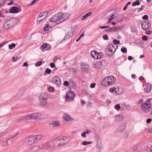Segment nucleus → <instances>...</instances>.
Masks as SVG:
<instances>
[{"instance_id":"obj_1","label":"nucleus","mask_w":152,"mask_h":152,"mask_svg":"<svg viewBox=\"0 0 152 152\" xmlns=\"http://www.w3.org/2000/svg\"><path fill=\"white\" fill-rule=\"evenodd\" d=\"M69 140V138L66 137H57L53 140V143L55 146L58 147L67 143Z\"/></svg>"},{"instance_id":"obj_2","label":"nucleus","mask_w":152,"mask_h":152,"mask_svg":"<svg viewBox=\"0 0 152 152\" xmlns=\"http://www.w3.org/2000/svg\"><path fill=\"white\" fill-rule=\"evenodd\" d=\"M41 118V115L39 113H33L31 114H29L25 116L22 118L21 120L25 121L31 119H34L35 120H39Z\"/></svg>"},{"instance_id":"obj_3","label":"nucleus","mask_w":152,"mask_h":152,"mask_svg":"<svg viewBox=\"0 0 152 152\" xmlns=\"http://www.w3.org/2000/svg\"><path fill=\"white\" fill-rule=\"evenodd\" d=\"M48 98V96L46 93H43L40 94L39 99V104L41 106L44 107L46 106Z\"/></svg>"},{"instance_id":"obj_4","label":"nucleus","mask_w":152,"mask_h":152,"mask_svg":"<svg viewBox=\"0 0 152 152\" xmlns=\"http://www.w3.org/2000/svg\"><path fill=\"white\" fill-rule=\"evenodd\" d=\"M151 99H148L144 103L141 105V108L144 112L146 113L149 112V110L151 106L150 104V102Z\"/></svg>"},{"instance_id":"obj_5","label":"nucleus","mask_w":152,"mask_h":152,"mask_svg":"<svg viewBox=\"0 0 152 152\" xmlns=\"http://www.w3.org/2000/svg\"><path fill=\"white\" fill-rule=\"evenodd\" d=\"M116 48L112 44H110L105 48V52L108 56H112L115 51Z\"/></svg>"},{"instance_id":"obj_6","label":"nucleus","mask_w":152,"mask_h":152,"mask_svg":"<svg viewBox=\"0 0 152 152\" xmlns=\"http://www.w3.org/2000/svg\"><path fill=\"white\" fill-rule=\"evenodd\" d=\"M60 18V13H58L50 18L49 21L50 22H55L57 24H59L61 23Z\"/></svg>"},{"instance_id":"obj_7","label":"nucleus","mask_w":152,"mask_h":152,"mask_svg":"<svg viewBox=\"0 0 152 152\" xmlns=\"http://www.w3.org/2000/svg\"><path fill=\"white\" fill-rule=\"evenodd\" d=\"M54 144L53 142L51 141H48L45 142L43 145L42 148H46L49 151H51L54 148Z\"/></svg>"},{"instance_id":"obj_8","label":"nucleus","mask_w":152,"mask_h":152,"mask_svg":"<svg viewBox=\"0 0 152 152\" xmlns=\"http://www.w3.org/2000/svg\"><path fill=\"white\" fill-rule=\"evenodd\" d=\"M36 143L34 135H31L27 137L23 141V143L31 145Z\"/></svg>"},{"instance_id":"obj_9","label":"nucleus","mask_w":152,"mask_h":152,"mask_svg":"<svg viewBox=\"0 0 152 152\" xmlns=\"http://www.w3.org/2000/svg\"><path fill=\"white\" fill-rule=\"evenodd\" d=\"M48 14V12L46 11H45L40 14L37 19V24H39L44 20L47 17Z\"/></svg>"},{"instance_id":"obj_10","label":"nucleus","mask_w":152,"mask_h":152,"mask_svg":"<svg viewBox=\"0 0 152 152\" xmlns=\"http://www.w3.org/2000/svg\"><path fill=\"white\" fill-rule=\"evenodd\" d=\"M75 94L70 90L68 91L66 96V101L69 102L73 100L75 96Z\"/></svg>"},{"instance_id":"obj_11","label":"nucleus","mask_w":152,"mask_h":152,"mask_svg":"<svg viewBox=\"0 0 152 152\" xmlns=\"http://www.w3.org/2000/svg\"><path fill=\"white\" fill-rule=\"evenodd\" d=\"M14 21L13 19L8 20L5 23L4 25V28L6 30H7L13 27L14 25Z\"/></svg>"},{"instance_id":"obj_12","label":"nucleus","mask_w":152,"mask_h":152,"mask_svg":"<svg viewBox=\"0 0 152 152\" xmlns=\"http://www.w3.org/2000/svg\"><path fill=\"white\" fill-rule=\"evenodd\" d=\"M151 25L149 21L144 22L141 23V27L142 29L144 31L149 29L151 27Z\"/></svg>"},{"instance_id":"obj_13","label":"nucleus","mask_w":152,"mask_h":152,"mask_svg":"<svg viewBox=\"0 0 152 152\" xmlns=\"http://www.w3.org/2000/svg\"><path fill=\"white\" fill-rule=\"evenodd\" d=\"M60 16L61 21L62 22L68 18L70 16L69 14L68 13H59Z\"/></svg>"},{"instance_id":"obj_14","label":"nucleus","mask_w":152,"mask_h":152,"mask_svg":"<svg viewBox=\"0 0 152 152\" xmlns=\"http://www.w3.org/2000/svg\"><path fill=\"white\" fill-rule=\"evenodd\" d=\"M108 85L111 86L113 85L116 81V78L113 76H108Z\"/></svg>"},{"instance_id":"obj_15","label":"nucleus","mask_w":152,"mask_h":152,"mask_svg":"<svg viewBox=\"0 0 152 152\" xmlns=\"http://www.w3.org/2000/svg\"><path fill=\"white\" fill-rule=\"evenodd\" d=\"M89 66L88 65L83 63L81 64V69L84 72H87L89 70Z\"/></svg>"},{"instance_id":"obj_16","label":"nucleus","mask_w":152,"mask_h":152,"mask_svg":"<svg viewBox=\"0 0 152 152\" xmlns=\"http://www.w3.org/2000/svg\"><path fill=\"white\" fill-rule=\"evenodd\" d=\"M40 149V147L38 146H36L31 147L28 149L27 152H39Z\"/></svg>"},{"instance_id":"obj_17","label":"nucleus","mask_w":152,"mask_h":152,"mask_svg":"<svg viewBox=\"0 0 152 152\" xmlns=\"http://www.w3.org/2000/svg\"><path fill=\"white\" fill-rule=\"evenodd\" d=\"M102 66V62L101 61H98L94 64L93 68L96 70H98L101 68Z\"/></svg>"},{"instance_id":"obj_18","label":"nucleus","mask_w":152,"mask_h":152,"mask_svg":"<svg viewBox=\"0 0 152 152\" xmlns=\"http://www.w3.org/2000/svg\"><path fill=\"white\" fill-rule=\"evenodd\" d=\"M53 83L57 85H59L61 83V79L58 76L53 77Z\"/></svg>"},{"instance_id":"obj_19","label":"nucleus","mask_w":152,"mask_h":152,"mask_svg":"<svg viewBox=\"0 0 152 152\" xmlns=\"http://www.w3.org/2000/svg\"><path fill=\"white\" fill-rule=\"evenodd\" d=\"M151 84L148 83L146 84L144 89L145 92L147 93H149L151 91Z\"/></svg>"},{"instance_id":"obj_20","label":"nucleus","mask_w":152,"mask_h":152,"mask_svg":"<svg viewBox=\"0 0 152 152\" xmlns=\"http://www.w3.org/2000/svg\"><path fill=\"white\" fill-rule=\"evenodd\" d=\"M108 76L104 78L102 81L101 82V84L104 86H109L108 85Z\"/></svg>"},{"instance_id":"obj_21","label":"nucleus","mask_w":152,"mask_h":152,"mask_svg":"<svg viewBox=\"0 0 152 152\" xmlns=\"http://www.w3.org/2000/svg\"><path fill=\"white\" fill-rule=\"evenodd\" d=\"M9 12L6 9H3L0 11V17L2 18H4L5 17V14L9 13Z\"/></svg>"},{"instance_id":"obj_22","label":"nucleus","mask_w":152,"mask_h":152,"mask_svg":"<svg viewBox=\"0 0 152 152\" xmlns=\"http://www.w3.org/2000/svg\"><path fill=\"white\" fill-rule=\"evenodd\" d=\"M19 9L17 7H14L10 8V12L11 13H16L19 11Z\"/></svg>"},{"instance_id":"obj_23","label":"nucleus","mask_w":152,"mask_h":152,"mask_svg":"<svg viewBox=\"0 0 152 152\" xmlns=\"http://www.w3.org/2000/svg\"><path fill=\"white\" fill-rule=\"evenodd\" d=\"M123 89L121 88H116L115 93L116 95H121L124 93Z\"/></svg>"},{"instance_id":"obj_24","label":"nucleus","mask_w":152,"mask_h":152,"mask_svg":"<svg viewBox=\"0 0 152 152\" xmlns=\"http://www.w3.org/2000/svg\"><path fill=\"white\" fill-rule=\"evenodd\" d=\"M34 136L36 142L39 141L41 139H42L43 137V135L41 134L34 135Z\"/></svg>"},{"instance_id":"obj_25","label":"nucleus","mask_w":152,"mask_h":152,"mask_svg":"<svg viewBox=\"0 0 152 152\" xmlns=\"http://www.w3.org/2000/svg\"><path fill=\"white\" fill-rule=\"evenodd\" d=\"M64 118L66 121L71 120L72 119L70 115L67 113H64Z\"/></svg>"},{"instance_id":"obj_26","label":"nucleus","mask_w":152,"mask_h":152,"mask_svg":"<svg viewBox=\"0 0 152 152\" xmlns=\"http://www.w3.org/2000/svg\"><path fill=\"white\" fill-rule=\"evenodd\" d=\"M125 124H121L119 127L118 128V130L120 132H121L125 128Z\"/></svg>"},{"instance_id":"obj_27","label":"nucleus","mask_w":152,"mask_h":152,"mask_svg":"<svg viewBox=\"0 0 152 152\" xmlns=\"http://www.w3.org/2000/svg\"><path fill=\"white\" fill-rule=\"evenodd\" d=\"M124 119V117L121 115H118L115 117V120L117 121H121Z\"/></svg>"},{"instance_id":"obj_28","label":"nucleus","mask_w":152,"mask_h":152,"mask_svg":"<svg viewBox=\"0 0 152 152\" xmlns=\"http://www.w3.org/2000/svg\"><path fill=\"white\" fill-rule=\"evenodd\" d=\"M92 14V13L91 12H89L86 14L85 15L81 17V19L82 20H84L87 18L88 17L91 15Z\"/></svg>"},{"instance_id":"obj_29","label":"nucleus","mask_w":152,"mask_h":152,"mask_svg":"<svg viewBox=\"0 0 152 152\" xmlns=\"http://www.w3.org/2000/svg\"><path fill=\"white\" fill-rule=\"evenodd\" d=\"M60 124V122L57 121H54L52 123V125L54 126H58Z\"/></svg>"},{"instance_id":"obj_30","label":"nucleus","mask_w":152,"mask_h":152,"mask_svg":"<svg viewBox=\"0 0 152 152\" xmlns=\"http://www.w3.org/2000/svg\"><path fill=\"white\" fill-rule=\"evenodd\" d=\"M91 54L92 57L94 58H95L96 56V55H97V54L96 53V51H92L91 52Z\"/></svg>"},{"instance_id":"obj_31","label":"nucleus","mask_w":152,"mask_h":152,"mask_svg":"<svg viewBox=\"0 0 152 152\" xmlns=\"http://www.w3.org/2000/svg\"><path fill=\"white\" fill-rule=\"evenodd\" d=\"M147 147L148 149H150V151L152 152V142H150L148 143Z\"/></svg>"},{"instance_id":"obj_32","label":"nucleus","mask_w":152,"mask_h":152,"mask_svg":"<svg viewBox=\"0 0 152 152\" xmlns=\"http://www.w3.org/2000/svg\"><path fill=\"white\" fill-rule=\"evenodd\" d=\"M92 143V141H88V142H86L85 141L83 142L82 143V144L83 145H89L91 144Z\"/></svg>"},{"instance_id":"obj_33","label":"nucleus","mask_w":152,"mask_h":152,"mask_svg":"<svg viewBox=\"0 0 152 152\" xmlns=\"http://www.w3.org/2000/svg\"><path fill=\"white\" fill-rule=\"evenodd\" d=\"M15 47V44L14 43H12L11 45H9V48L12 49H14Z\"/></svg>"},{"instance_id":"obj_34","label":"nucleus","mask_w":152,"mask_h":152,"mask_svg":"<svg viewBox=\"0 0 152 152\" xmlns=\"http://www.w3.org/2000/svg\"><path fill=\"white\" fill-rule=\"evenodd\" d=\"M115 30L114 27H113L112 28H109L105 30L106 31H107L108 32H112L113 31H115Z\"/></svg>"},{"instance_id":"obj_35","label":"nucleus","mask_w":152,"mask_h":152,"mask_svg":"<svg viewBox=\"0 0 152 152\" xmlns=\"http://www.w3.org/2000/svg\"><path fill=\"white\" fill-rule=\"evenodd\" d=\"M49 28H51V27L48 24H46L45 27L44 28V30L45 31H47L49 29Z\"/></svg>"},{"instance_id":"obj_36","label":"nucleus","mask_w":152,"mask_h":152,"mask_svg":"<svg viewBox=\"0 0 152 152\" xmlns=\"http://www.w3.org/2000/svg\"><path fill=\"white\" fill-rule=\"evenodd\" d=\"M118 40L116 39H114L113 41V45H114V47L115 48H117L118 47L117 45H116L117 43V42Z\"/></svg>"},{"instance_id":"obj_37","label":"nucleus","mask_w":152,"mask_h":152,"mask_svg":"<svg viewBox=\"0 0 152 152\" xmlns=\"http://www.w3.org/2000/svg\"><path fill=\"white\" fill-rule=\"evenodd\" d=\"M115 31H117L118 30H120L122 28V27L118 26V27H114Z\"/></svg>"},{"instance_id":"obj_38","label":"nucleus","mask_w":152,"mask_h":152,"mask_svg":"<svg viewBox=\"0 0 152 152\" xmlns=\"http://www.w3.org/2000/svg\"><path fill=\"white\" fill-rule=\"evenodd\" d=\"M5 0H0V9L4 5Z\"/></svg>"},{"instance_id":"obj_39","label":"nucleus","mask_w":152,"mask_h":152,"mask_svg":"<svg viewBox=\"0 0 152 152\" xmlns=\"http://www.w3.org/2000/svg\"><path fill=\"white\" fill-rule=\"evenodd\" d=\"M42 64V63L41 61H39L37 62L35 64V65L36 66H39L40 65H41Z\"/></svg>"},{"instance_id":"obj_40","label":"nucleus","mask_w":152,"mask_h":152,"mask_svg":"<svg viewBox=\"0 0 152 152\" xmlns=\"http://www.w3.org/2000/svg\"><path fill=\"white\" fill-rule=\"evenodd\" d=\"M121 51L124 53H126L127 52V50L126 48H124L121 49Z\"/></svg>"},{"instance_id":"obj_41","label":"nucleus","mask_w":152,"mask_h":152,"mask_svg":"<svg viewBox=\"0 0 152 152\" xmlns=\"http://www.w3.org/2000/svg\"><path fill=\"white\" fill-rule=\"evenodd\" d=\"M51 72V70L48 68L46 69L45 71V72L48 74H50Z\"/></svg>"},{"instance_id":"obj_42","label":"nucleus","mask_w":152,"mask_h":152,"mask_svg":"<svg viewBox=\"0 0 152 152\" xmlns=\"http://www.w3.org/2000/svg\"><path fill=\"white\" fill-rule=\"evenodd\" d=\"M97 55H96V58L97 59H99L100 58H102V56H102L101 55H100V53H97Z\"/></svg>"},{"instance_id":"obj_43","label":"nucleus","mask_w":152,"mask_h":152,"mask_svg":"<svg viewBox=\"0 0 152 152\" xmlns=\"http://www.w3.org/2000/svg\"><path fill=\"white\" fill-rule=\"evenodd\" d=\"M25 90V88H24V87L20 89V94L21 95H22L23 94V93L24 92Z\"/></svg>"},{"instance_id":"obj_44","label":"nucleus","mask_w":152,"mask_h":152,"mask_svg":"<svg viewBox=\"0 0 152 152\" xmlns=\"http://www.w3.org/2000/svg\"><path fill=\"white\" fill-rule=\"evenodd\" d=\"M116 88L113 87V88H111L110 89V91L111 93H113L114 91L116 92Z\"/></svg>"},{"instance_id":"obj_45","label":"nucleus","mask_w":152,"mask_h":152,"mask_svg":"<svg viewBox=\"0 0 152 152\" xmlns=\"http://www.w3.org/2000/svg\"><path fill=\"white\" fill-rule=\"evenodd\" d=\"M115 109L117 110H119L120 108V105L119 104H118L115 105Z\"/></svg>"},{"instance_id":"obj_46","label":"nucleus","mask_w":152,"mask_h":152,"mask_svg":"<svg viewBox=\"0 0 152 152\" xmlns=\"http://www.w3.org/2000/svg\"><path fill=\"white\" fill-rule=\"evenodd\" d=\"M7 141H8L7 140V141L3 142L2 144V146H7L8 145V142Z\"/></svg>"},{"instance_id":"obj_47","label":"nucleus","mask_w":152,"mask_h":152,"mask_svg":"<svg viewBox=\"0 0 152 152\" xmlns=\"http://www.w3.org/2000/svg\"><path fill=\"white\" fill-rule=\"evenodd\" d=\"M38 0H34L32 3L28 5V6H31L36 3Z\"/></svg>"},{"instance_id":"obj_48","label":"nucleus","mask_w":152,"mask_h":152,"mask_svg":"<svg viewBox=\"0 0 152 152\" xmlns=\"http://www.w3.org/2000/svg\"><path fill=\"white\" fill-rule=\"evenodd\" d=\"M47 46V43H44L42 45V47L43 48H45Z\"/></svg>"},{"instance_id":"obj_49","label":"nucleus","mask_w":152,"mask_h":152,"mask_svg":"<svg viewBox=\"0 0 152 152\" xmlns=\"http://www.w3.org/2000/svg\"><path fill=\"white\" fill-rule=\"evenodd\" d=\"M142 19L144 20H148V16L147 15H145L142 17Z\"/></svg>"},{"instance_id":"obj_50","label":"nucleus","mask_w":152,"mask_h":152,"mask_svg":"<svg viewBox=\"0 0 152 152\" xmlns=\"http://www.w3.org/2000/svg\"><path fill=\"white\" fill-rule=\"evenodd\" d=\"M49 90L50 92H52L54 91V89L53 87H50L49 88Z\"/></svg>"},{"instance_id":"obj_51","label":"nucleus","mask_w":152,"mask_h":152,"mask_svg":"<svg viewBox=\"0 0 152 152\" xmlns=\"http://www.w3.org/2000/svg\"><path fill=\"white\" fill-rule=\"evenodd\" d=\"M144 8V6L143 5H142L140 8L139 9L137 10V12H139L141 10H142Z\"/></svg>"},{"instance_id":"obj_52","label":"nucleus","mask_w":152,"mask_h":152,"mask_svg":"<svg viewBox=\"0 0 152 152\" xmlns=\"http://www.w3.org/2000/svg\"><path fill=\"white\" fill-rule=\"evenodd\" d=\"M17 135H18V134H15V135H14L12 137H11L8 138L7 139V140L8 141L10 140L11 139H12V138H14L15 137H17Z\"/></svg>"},{"instance_id":"obj_53","label":"nucleus","mask_w":152,"mask_h":152,"mask_svg":"<svg viewBox=\"0 0 152 152\" xmlns=\"http://www.w3.org/2000/svg\"><path fill=\"white\" fill-rule=\"evenodd\" d=\"M103 39L104 40H107L108 37L107 35H104L103 36Z\"/></svg>"},{"instance_id":"obj_54","label":"nucleus","mask_w":152,"mask_h":152,"mask_svg":"<svg viewBox=\"0 0 152 152\" xmlns=\"http://www.w3.org/2000/svg\"><path fill=\"white\" fill-rule=\"evenodd\" d=\"M152 32V31L150 30L147 31H145V33L148 35L151 34Z\"/></svg>"},{"instance_id":"obj_55","label":"nucleus","mask_w":152,"mask_h":152,"mask_svg":"<svg viewBox=\"0 0 152 152\" xmlns=\"http://www.w3.org/2000/svg\"><path fill=\"white\" fill-rule=\"evenodd\" d=\"M142 39L144 40H147L148 39V37L146 36H144L142 37Z\"/></svg>"},{"instance_id":"obj_56","label":"nucleus","mask_w":152,"mask_h":152,"mask_svg":"<svg viewBox=\"0 0 152 152\" xmlns=\"http://www.w3.org/2000/svg\"><path fill=\"white\" fill-rule=\"evenodd\" d=\"M109 27V26H100L99 27V28L101 29L106 28H108Z\"/></svg>"},{"instance_id":"obj_57","label":"nucleus","mask_w":152,"mask_h":152,"mask_svg":"<svg viewBox=\"0 0 152 152\" xmlns=\"http://www.w3.org/2000/svg\"><path fill=\"white\" fill-rule=\"evenodd\" d=\"M86 134L85 132H84L81 134V135L83 137H86Z\"/></svg>"},{"instance_id":"obj_58","label":"nucleus","mask_w":152,"mask_h":152,"mask_svg":"<svg viewBox=\"0 0 152 152\" xmlns=\"http://www.w3.org/2000/svg\"><path fill=\"white\" fill-rule=\"evenodd\" d=\"M64 86H67L69 85V83L67 81H65L64 82Z\"/></svg>"},{"instance_id":"obj_59","label":"nucleus","mask_w":152,"mask_h":152,"mask_svg":"<svg viewBox=\"0 0 152 152\" xmlns=\"http://www.w3.org/2000/svg\"><path fill=\"white\" fill-rule=\"evenodd\" d=\"M95 85L96 84L95 83H92L91 84L90 87L92 88H94L95 87Z\"/></svg>"},{"instance_id":"obj_60","label":"nucleus","mask_w":152,"mask_h":152,"mask_svg":"<svg viewBox=\"0 0 152 152\" xmlns=\"http://www.w3.org/2000/svg\"><path fill=\"white\" fill-rule=\"evenodd\" d=\"M151 121H152L151 119L148 118L146 120V122L147 124L149 123Z\"/></svg>"},{"instance_id":"obj_61","label":"nucleus","mask_w":152,"mask_h":152,"mask_svg":"<svg viewBox=\"0 0 152 152\" xmlns=\"http://www.w3.org/2000/svg\"><path fill=\"white\" fill-rule=\"evenodd\" d=\"M149 112H150V114L152 115V106L150 108V109L149 110Z\"/></svg>"},{"instance_id":"obj_62","label":"nucleus","mask_w":152,"mask_h":152,"mask_svg":"<svg viewBox=\"0 0 152 152\" xmlns=\"http://www.w3.org/2000/svg\"><path fill=\"white\" fill-rule=\"evenodd\" d=\"M50 66L52 68L55 67V64L53 63H51L50 64Z\"/></svg>"},{"instance_id":"obj_63","label":"nucleus","mask_w":152,"mask_h":152,"mask_svg":"<svg viewBox=\"0 0 152 152\" xmlns=\"http://www.w3.org/2000/svg\"><path fill=\"white\" fill-rule=\"evenodd\" d=\"M128 59L129 60H131L133 59V58L131 56H129L128 57Z\"/></svg>"},{"instance_id":"obj_64","label":"nucleus","mask_w":152,"mask_h":152,"mask_svg":"<svg viewBox=\"0 0 152 152\" xmlns=\"http://www.w3.org/2000/svg\"><path fill=\"white\" fill-rule=\"evenodd\" d=\"M17 59H18V58L17 57L16 58L14 57H13V60L14 61H16Z\"/></svg>"}]
</instances>
